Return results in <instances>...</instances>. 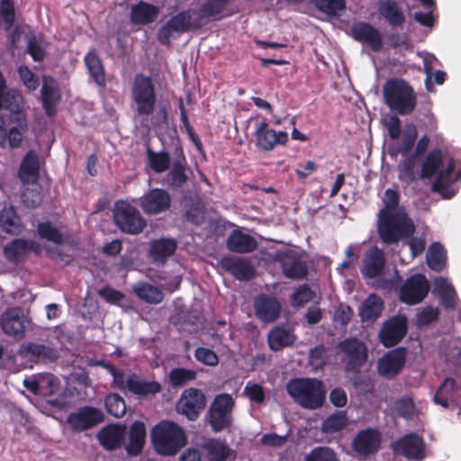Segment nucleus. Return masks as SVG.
Wrapping results in <instances>:
<instances>
[{"mask_svg":"<svg viewBox=\"0 0 461 461\" xmlns=\"http://www.w3.org/2000/svg\"><path fill=\"white\" fill-rule=\"evenodd\" d=\"M382 93L384 104L395 114L409 115L417 106L414 88L403 78H388L384 84Z\"/></svg>","mask_w":461,"mask_h":461,"instance_id":"1","label":"nucleus"},{"mask_svg":"<svg viewBox=\"0 0 461 461\" xmlns=\"http://www.w3.org/2000/svg\"><path fill=\"white\" fill-rule=\"evenodd\" d=\"M376 230L383 244L395 245L405 238H411L416 230L406 211L396 213L377 214Z\"/></svg>","mask_w":461,"mask_h":461,"instance_id":"2","label":"nucleus"},{"mask_svg":"<svg viewBox=\"0 0 461 461\" xmlns=\"http://www.w3.org/2000/svg\"><path fill=\"white\" fill-rule=\"evenodd\" d=\"M443 166V154L439 149L430 150L420 166L419 179H430L436 176L431 190L439 194L444 199H450L455 195L454 191H450V176L454 169V163L450 162L446 170L439 171Z\"/></svg>","mask_w":461,"mask_h":461,"instance_id":"3","label":"nucleus"},{"mask_svg":"<svg viewBox=\"0 0 461 461\" xmlns=\"http://www.w3.org/2000/svg\"><path fill=\"white\" fill-rule=\"evenodd\" d=\"M285 388L289 396L303 409L316 410L325 402L324 384L317 378H293L287 382Z\"/></svg>","mask_w":461,"mask_h":461,"instance_id":"4","label":"nucleus"},{"mask_svg":"<svg viewBox=\"0 0 461 461\" xmlns=\"http://www.w3.org/2000/svg\"><path fill=\"white\" fill-rule=\"evenodd\" d=\"M151 440L158 454L174 456L185 445L186 436L184 429L176 423L162 420L153 427Z\"/></svg>","mask_w":461,"mask_h":461,"instance_id":"5","label":"nucleus"},{"mask_svg":"<svg viewBox=\"0 0 461 461\" xmlns=\"http://www.w3.org/2000/svg\"><path fill=\"white\" fill-rule=\"evenodd\" d=\"M131 100L139 115H151L157 104V94L150 77L139 73L131 86Z\"/></svg>","mask_w":461,"mask_h":461,"instance_id":"6","label":"nucleus"},{"mask_svg":"<svg viewBox=\"0 0 461 461\" xmlns=\"http://www.w3.org/2000/svg\"><path fill=\"white\" fill-rule=\"evenodd\" d=\"M234 404V400L229 393H221L214 398L206 414L207 422L214 433L231 427Z\"/></svg>","mask_w":461,"mask_h":461,"instance_id":"7","label":"nucleus"},{"mask_svg":"<svg viewBox=\"0 0 461 461\" xmlns=\"http://www.w3.org/2000/svg\"><path fill=\"white\" fill-rule=\"evenodd\" d=\"M337 350L348 372L359 373L368 358V348L366 343L357 338L349 337L339 341Z\"/></svg>","mask_w":461,"mask_h":461,"instance_id":"8","label":"nucleus"},{"mask_svg":"<svg viewBox=\"0 0 461 461\" xmlns=\"http://www.w3.org/2000/svg\"><path fill=\"white\" fill-rule=\"evenodd\" d=\"M113 220L118 228L127 234H140L147 226V221L140 211L131 203L123 200L115 203Z\"/></svg>","mask_w":461,"mask_h":461,"instance_id":"9","label":"nucleus"},{"mask_svg":"<svg viewBox=\"0 0 461 461\" xmlns=\"http://www.w3.org/2000/svg\"><path fill=\"white\" fill-rule=\"evenodd\" d=\"M192 10H185L173 15L158 30V41L162 45L168 46L170 45V39L174 32L182 34L192 29H199L202 26V22L200 19L192 21Z\"/></svg>","mask_w":461,"mask_h":461,"instance_id":"10","label":"nucleus"},{"mask_svg":"<svg viewBox=\"0 0 461 461\" xmlns=\"http://www.w3.org/2000/svg\"><path fill=\"white\" fill-rule=\"evenodd\" d=\"M275 261L280 265L286 278L303 280L308 276V266L301 252L291 249L277 251Z\"/></svg>","mask_w":461,"mask_h":461,"instance_id":"11","label":"nucleus"},{"mask_svg":"<svg viewBox=\"0 0 461 461\" xmlns=\"http://www.w3.org/2000/svg\"><path fill=\"white\" fill-rule=\"evenodd\" d=\"M138 204L145 214L158 215L170 210L172 197L167 190L154 187L139 198Z\"/></svg>","mask_w":461,"mask_h":461,"instance_id":"12","label":"nucleus"},{"mask_svg":"<svg viewBox=\"0 0 461 461\" xmlns=\"http://www.w3.org/2000/svg\"><path fill=\"white\" fill-rule=\"evenodd\" d=\"M391 447L394 454L410 460L421 461L426 457L424 439L415 432L398 438L392 442Z\"/></svg>","mask_w":461,"mask_h":461,"instance_id":"13","label":"nucleus"},{"mask_svg":"<svg viewBox=\"0 0 461 461\" xmlns=\"http://www.w3.org/2000/svg\"><path fill=\"white\" fill-rule=\"evenodd\" d=\"M429 291V284L422 274L409 276L399 291V299L408 305H415L422 302Z\"/></svg>","mask_w":461,"mask_h":461,"instance_id":"14","label":"nucleus"},{"mask_svg":"<svg viewBox=\"0 0 461 461\" xmlns=\"http://www.w3.org/2000/svg\"><path fill=\"white\" fill-rule=\"evenodd\" d=\"M206 398L204 393L197 388L184 390L176 408L178 413L185 415L189 420H195L201 411L205 408Z\"/></svg>","mask_w":461,"mask_h":461,"instance_id":"15","label":"nucleus"},{"mask_svg":"<svg viewBox=\"0 0 461 461\" xmlns=\"http://www.w3.org/2000/svg\"><path fill=\"white\" fill-rule=\"evenodd\" d=\"M0 110L9 112L7 121L16 122L18 127H27L23 96L19 90L9 88L0 94Z\"/></svg>","mask_w":461,"mask_h":461,"instance_id":"16","label":"nucleus"},{"mask_svg":"<svg viewBox=\"0 0 461 461\" xmlns=\"http://www.w3.org/2000/svg\"><path fill=\"white\" fill-rule=\"evenodd\" d=\"M408 330L407 317L397 314L385 321L379 331V340L385 348H392L402 341Z\"/></svg>","mask_w":461,"mask_h":461,"instance_id":"17","label":"nucleus"},{"mask_svg":"<svg viewBox=\"0 0 461 461\" xmlns=\"http://www.w3.org/2000/svg\"><path fill=\"white\" fill-rule=\"evenodd\" d=\"M104 420L102 411L96 408L85 406L70 412L67 417V423L75 432H82L92 429Z\"/></svg>","mask_w":461,"mask_h":461,"instance_id":"18","label":"nucleus"},{"mask_svg":"<svg viewBox=\"0 0 461 461\" xmlns=\"http://www.w3.org/2000/svg\"><path fill=\"white\" fill-rule=\"evenodd\" d=\"M254 135L256 147L261 151H271L276 145H284L288 141V133L286 131H276L270 129L266 120L258 124Z\"/></svg>","mask_w":461,"mask_h":461,"instance_id":"19","label":"nucleus"},{"mask_svg":"<svg viewBox=\"0 0 461 461\" xmlns=\"http://www.w3.org/2000/svg\"><path fill=\"white\" fill-rule=\"evenodd\" d=\"M407 349L403 347L388 351L378 360L377 369L379 374L387 378H394L406 363Z\"/></svg>","mask_w":461,"mask_h":461,"instance_id":"20","label":"nucleus"},{"mask_svg":"<svg viewBox=\"0 0 461 461\" xmlns=\"http://www.w3.org/2000/svg\"><path fill=\"white\" fill-rule=\"evenodd\" d=\"M40 244L32 240L14 239L4 248L5 258L12 264L18 265L25 260L31 252L40 254Z\"/></svg>","mask_w":461,"mask_h":461,"instance_id":"21","label":"nucleus"},{"mask_svg":"<svg viewBox=\"0 0 461 461\" xmlns=\"http://www.w3.org/2000/svg\"><path fill=\"white\" fill-rule=\"evenodd\" d=\"M26 319L21 307L7 309L1 316L0 324L3 331L16 339H23L25 335Z\"/></svg>","mask_w":461,"mask_h":461,"instance_id":"22","label":"nucleus"},{"mask_svg":"<svg viewBox=\"0 0 461 461\" xmlns=\"http://www.w3.org/2000/svg\"><path fill=\"white\" fill-rule=\"evenodd\" d=\"M352 38L361 43L367 44L375 52L383 48V39L380 32L366 22L353 23L350 29Z\"/></svg>","mask_w":461,"mask_h":461,"instance_id":"23","label":"nucleus"},{"mask_svg":"<svg viewBox=\"0 0 461 461\" xmlns=\"http://www.w3.org/2000/svg\"><path fill=\"white\" fill-rule=\"evenodd\" d=\"M174 154L176 157L167 175V183L171 189L177 190L188 180V164L181 146L176 148Z\"/></svg>","mask_w":461,"mask_h":461,"instance_id":"24","label":"nucleus"},{"mask_svg":"<svg viewBox=\"0 0 461 461\" xmlns=\"http://www.w3.org/2000/svg\"><path fill=\"white\" fill-rule=\"evenodd\" d=\"M381 446V434L376 429L367 428L360 430L355 437L352 447L361 456L376 453Z\"/></svg>","mask_w":461,"mask_h":461,"instance_id":"25","label":"nucleus"},{"mask_svg":"<svg viewBox=\"0 0 461 461\" xmlns=\"http://www.w3.org/2000/svg\"><path fill=\"white\" fill-rule=\"evenodd\" d=\"M221 268L240 281L251 280L255 276V268L249 260L234 257L224 256L220 261Z\"/></svg>","mask_w":461,"mask_h":461,"instance_id":"26","label":"nucleus"},{"mask_svg":"<svg viewBox=\"0 0 461 461\" xmlns=\"http://www.w3.org/2000/svg\"><path fill=\"white\" fill-rule=\"evenodd\" d=\"M254 308L257 318L266 323L276 321L282 309L278 300L267 294H259L256 297Z\"/></svg>","mask_w":461,"mask_h":461,"instance_id":"27","label":"nucleus"},{"mask_svg":"<svg viewBox=\"0 0 461 461\" xmlns=\"http://www.w3.org/2000/svg\"><path fill=\"white\" fill-rule=\"evenodd\" d=\"M23 357H30L34 362H55L59 357L57 348L34 342L23 343L19 350Z\"/></svg>","mask_w":461,"mask_h":461,"instance_id":"28","label":"nucleus"},{"mask_svg":"<svg viewBox=\"0 0 461 461\" xmlns=\"http://www.w3.org/2000/svg\"><path fill=\"white\" fill-rule=\"evenodd\" d=\"M461 396V382L447 377L434 394L435 403L449 408L450 403L458 404Z\"/></svg>","mask_w":461,"mask_h":461,"instance_id":"29","label":"nucleus"},{"mask_svg":"<svg viewBox=\"0 0 461 461\" xmlns=\"http://www.w3.org/2000/svg\"><path fill=\"white\" fill-rule=\"evenodd\" d=\"M385 263L384 250L376 246L372 247L365 254L361 272L366 277L375 278L383 273Z\"/></svg>","mask_w":461,"mask_h":461,"instance_id":"30","label":"nucleus"},{"mask_svg":"<svg viewBox=\"0 0 461 461\" xmlns=\"http://www.w3.org/2000/svg\"><path fill=\"white\" fill-rule=\"evenodd\" d=\"M161 384L158 381H147L136 373L128 375V392L139 399H147L161 392Z\"/></svg>","mask_w":461,"mask_h":461,"instance_id":"31","label":"nucleus"},{"mask_svg":"<svg viewBox=\"0 0 461 461\" xmlns=\"http://www.w3.org/2000/svg\"><path fill=\"white\" fill-rule=\"evenodd\" d=\"M226 245L231 252L247 254L256 250L258 243L250 234L240 230H233L227 239Z\"/></svg>","mask_w":461,"mask_h":461,"instance_id":"32","label":"nucleus"},{"mask_svg":"<svg viewBox=\"0 0 461 461\" xmlns=\"http://www.w3.org/2000/svg\"><path fill=\"white\" fill-rule=\"evenodd\" d=\"M159 8L150 3L140 1L131 7L130 20L134 25H148L157 20Z\"/></svg>","mask_w":461,"mask_h":461,"instance_id":"33","label":"nucleus"},{"mask_svg":"<svg viewBox=\"0 0 461 461\" xmlns=\"http://www.w3.org/2000/svg\"><path fill=\"white\" fill-rule=\"evenodd\" d=\"M377 10L392 27H402L405 23L403 10L395 0H378Z\"/></svg>","mask_w":461,"mask_h":461,"instance_id":"34","label":"nucleus"},{"mask_svg":"<svg viewBox=\"0 0 461 461\" xmlns=\"http://www.w3.org/2000/svg\"><path fill=\"white\" fill-rule=\"evenodd\" d=\"M9 129L6 128V122L4 116L0 115V148H5L8 142L10 148L16 149L22 145L23 133L27 127H18L16 122L8 121Z\"/></svg>","mask_w":461,"mask_h":461,"instance_id":"35","label":"nucleus"},{"mask_svg":"<svg viewBox=\"0 0 461 461\" xmlns=\"http://www.w3.org/2000/svg\"><path fill=\"white\" fill-rule=\"evenodd\" d=\"M177 248L174 239L160 238L153 240L149 243V256L156 263H165Z\"/></svg>","mask_w":461,"mask_h":461,"instance_id":"36","label":"nucleus"},{"mask_svg":"<svg viewBox=\"0 0 461 461\" xmlns=\"http://www.w3.org/2000/svg\"><path fill=\"white\" fill-rule=\"evenodd\" d=\"M40 175V161L35 151L30 150L23 157L20 168L19 177L24 184L37 182Z\"/></svg>","mask_w":461,"mask_h":461,"instance_id":"37","label":"nucleus"},{"mask_svg":"<svg viewBox=\"0 0 461 461\" xmlns=\"http://www.w3.org/2000/svg\"><path fill=\"white\" fill-rule=\"evenodd\" d=\"M146 427L140 420H135L130 427L129 443L126 446L127 454L130 456H139L146 442Z\"/></svg>","mask_w":461,"mask_h":461,"instance_id":"38","label":"nucleus"},{"mask_svg":"<svg viewBox=\"0 0 461 461\" xmlns=\"http://www.w3.org/2000/svg\"><path fill=\"white\" fill-rule=\"evenodd\" d=\"M125 428L118 425H111L104 428L98 433L101 445L107 450H114L121 447L124 438Z\"/></svg>","mask_w":461,"mask_h":461,"instance_id":"39","label":"nucleus"},{"mask_svg":"<svg viewBox=\"0 0 461 461\" xmlns=\"http://www.w3.org/2000/svg\"><path fill=\"white\" fill-rule=\"evenodd\" d=\"M209 461H235L237 453L224 441L212 439L205 444Z\"/></svg>","mask_w":461,"mask_h":461,"instance_id":"40","label":"nucleus"},{"mask_svg":"<svg viewBox=\"0 0 461 461\" xmlns=\"http://www.w3.org/2000/svg\"><path fill=\"white\" fill-rule=\"evenodd\" d=\"M434 293L438 294L440 303L445 309L456 308L457 294L454 286L447 279L439 277L435 280Z\"/></svg>","mask_w":461,"mask_h":461,"instance_id":"41","label":"nucleus"},{"mask_svg":"<svg viewBox=\"0 0 461 461\" xmlns=\"http://www.w3.org/2000/svg\"><path fill=\"white\" fill-rule=\"evenodd\" d=\"M384 310V302L375 294L367 296L361 305L359 315L363 321H375Z\"/></svg>","mask_w":461,"mask_h":461,"instance_id":"42","label":"nucleus"},{"mask_svg":"<svg viewBox=\"0 0 461 461\" xmlns=\"http://www.w3.org/2000/svg\"><path fill=\"white\" fill-rule=\"evenodd\" d=\"M0 227L3 231L13 235H18L23 231V223L13 206L5 207L0 212Z\"/></svg>","mask_w":461,"mask_h":461,"instance_id":"43","label":"nucleus"},{"mask_svg":"<svg viewBox=\"0 0 461 461\" xmlns=\"http://www.w3.org/2000/svg\"><path fill=\"white\" fill-rule=\"evenodd\" d=\"M294 339V334L283 327L272 329L267 337L268 346L274 351H279L285 347L292 346Z\"/></svg>","mask_w":461,"mask_h":461,"instance_id":"44","label":"nucleus"},{"mask_svg":"<svg viewBox=\"0 0 461 461\" xmlns=\"http://www.w3.org/2000/svg\"><path fill=\"white\" fill-rule=\"evenodd\" d=\"M133 292L140 300L150 304H158L164 299V294L161 289L145 282L134 285Z\"/></svg>","mask_w":461,"mask_h":461,"instance_id":"45","label":"nucleus"},{"mask_svg":"<svg viewBox=\"0 0 461 461\" xmlns=\"http://www.w3.org/2000/svg\"><path fill=\"white\" fill-rule=\"evenodd\" d=\"M404 159L399 164V178L407 184L415 183L419 180V175L415 168L419 161L420 155L416 153L402 156Z\"/></svg>","mask_w":461,"mask_h":461,"instance_id":"46","label":"nucleus"},{"mask_svg":"<svg viewBox=\"0 0 461 461\" xmlns=\"http://www.w3.org/2000/svg\"><path fill=\"white\" fill-rule=\"evenodd\" d=\"M41 103L45 113L50 117L56 113V105L60 100V94L59 89L46 82L41 86Z\"/></svg>","mask_w":461,"mask_h":461,"instance_id":"47","label":"nucleus"},{"mask_svg":"<svg viewBox=\"0 0 461 461\" xmlns=\"http://www.w3.org/2000/svg\"><path fill=\"white\" fill-rule=\"evenodd\" d=\"M146 155L149 167L155 173L166 172L171 164V158L167 151H154L150 147H147Z\"/></svg>","mask_w":461,"mask_h":461,"instance_id":"48","label":"nucleus"},{"mask_svg":"<svg viewBox=\"0 0 461 461\" xmlns=\"http://www.w3.org/2000/svg\"><path fill=\"white\" fill-rule=\"evenodd\" d=\"M348 424L346 411H337L330 414L321 423V429L323 433H335L343 430Z\"/></svg>","mask_w":461,"mask_h":461,"instance_id":"49","label":"nucleus"},{"mask_svg":"<svg viewBox=\"0 0 461 461\" xmlns=\"http://www.w3.org/2000/svg\"><path fill=\"white\" fill-rule=\"evenodd\" d=\"M447 255L444 247L439 242H433L427 253V264L436 272H440L446 267Z\"/></svg>","mask_w":461,"mask_h":461,"instance_id":"50","label":"nucleus"},{"mask_svg":"<svg viewBox=\"0 0 461 461\" xmlns=\"http://www.w3.org/2000/svg\"><path fill=\"white\" fill-rule=\"evenodd\" d=\"M85 64L87 68V70L94 79V81L99 86H105V75H104V68L103 66V63L99 57L93 51L88 52L85 56Z\"/></svg>","mask_w":461,"mask_h":461,"instance_id":"51","label":"nucleus"},{"mask_svg":"<svg viewBox=\"0 0 461 461\" xmlns=\"http://www.w3.org/2000/svg\"><path fill=\"white\" fill-rule=\"evenodd\" d=\"M197 373L193 369L185 367L172 368L168 374L169 384L173 387H181L188 382L195 380Z\"/></svg>","mask_w":461,"mask_h":461,"instance_id":"52","label":"nucleus"},{"mask_svg":"<svg viewBox=\"0 0 461 461\" xmlns=\"http://www.w3.org/2000/svg\"><path fill=\"white\" fill-rule=\"evenodd\" d=\"M384 206L379 210L377 214L396 213L400 211H405L403 207H400V194L394 189H386L383 198Z\"/></svg>","mask_w":461,"mask_h":461,"instance_id":"53","label":"nucleus"},{"mask_svg":"<svg viewBox=\"0 0 461 461\" xmlns=\"http://www.w3.org/2000/svg\"><path fill=\"white\" fill-rule=\"evenodd\" d=\"M228 4L229 0H206L199 9V19L217 17L225 10Z\"/></svg>","mask_w":461,"mask_h":461,"instance_id":"54","label":"nucleus"},{"mask_svg":"<svg viewBox=\"0 0 461 461\" xmlns=\"http://www.w3.org/2000/svg\"><path fill=\"white\" fill-rule=\"evenodd\" d=\"M104 405L106 411L116 417H122L126 412V403L124 399L118 393H110L105 397Z\"/></svg>","mask_w":461,"mask_h":461,"instance_id":"55","label":"nucleus"},{"mask_svg":"<svg viewBox=\"0 0 461 461\" xmlns=\"http://www.w3.org/2000/svg\"><path fill=\"white\" fill-rule=\"evenodd\" d=\"M37 233L41 239L47 240L55 244L63 243V236L59 230L50 221H41L37 225Z\"/></svg>","mask_w":461,"mask_h":461,"instance_id":"56","label":"nucleus"},{"mask_svg":"<svg viewBox=\"0 0 461 461\" xmlns=\"http://www.w3.org/2000/svg\"><path fill=\"white\" fill-rule=\"evenodd\" d=\"M313 5L321 12L337 16L346 9L345 0H312Z\"/></svg>","mask_w":461,"mask_h":461,"instance_id":"57","label":"nucleus"},{"mask_svg":"<svg viewBox=\"0 0 461 461\" xmlns=\"http://www.w3.org/2000/svg\"><path fill=\"white\" fill-rule=\"evenodd\" d=\"M178 321L181 329L190 334L197 332L202 325V316L192 311L179 314Z\"/></svg>","mask_w":461,"mask_h":461,"instance_id":"58","label":"nucleus"},{"mask_svg":"<svg viewBox=\"0 0 461 461\" xmlns=\"http://www.w3.org/2000/svg\"><path fill=\"white\" fill-rule=\"evenodd\" d=\"M328 360L327 348L320 344L310 350L309 364L314 370L322 369Z\"/></svg>","mask_w":461,"mask_h":461,"instance_id":"59","label":"nucleus"},{"mask_svg":"<svg viewBox=\"0 0 461 461\" xmlns=\"http://www.w3.org/2000/svg\"><path fill=\"white\" fill-rule=\"evenodd\" d=\"M304 461H339V458L330 447H316L306 455Z\"/></svg>","mask_w":461,"mask_h":461,"instance_id":"60","label":"nucleus"},{"mask_svg":"<svg viewBox=\"0 0 461 461\" xmlns=\"http://www.w3.org/2000/svg\"><path fill=\"white\" fill-rule=\"evenodd\" d=\"M15 11L13 0L0 1V20L3 22L5 29L9 30L14 23Z\"/></svg>","mask_w":461,"mask_h":461,"instance_id":"61","label":"nucleus"},{"mask_svg":"<svg viewBox=\"0 0 461 461\" xmlns=\"http://www.w3.org/2000/svg\"><path fill=\"white\" fill-rule=\"evenodd\" d=\"M313 294L308 285H301L291 295L292 303L297 307L303 306L312 299Z\"/></svg>","mask_w":461,"mask_h":461,"instance_id":"62","label":"nucleus"},{"mask_svg":"<svg viewBox=\"0 0 461 461\" xmlns=\"http://www.w3.org/2000/svg\"><path fill=\"white\" fill-rule=\"evenodd\" d=\"M195 359L208 366H216L219 364L218 355L212 349L198 347L194 353Z\"/></svg>","mask_w":461,"mask_h":461,"instance_id":"63","label":"nucleus"},{"mask_svg":"<svg viewBox=\"0 0 461 461\" xmlns=\"http://www.w3.org/2000/svg\"><path fill=\"white\" fill-rule=\"evenodd\" d=\"M18 75L23 84L29 91H34L38 88L40 85L39 78L27 66H20Z\"/></svg>","mask_w":461,"mask_h":461,"instance_id":"64","label":"nucleus"}]
</instances>
